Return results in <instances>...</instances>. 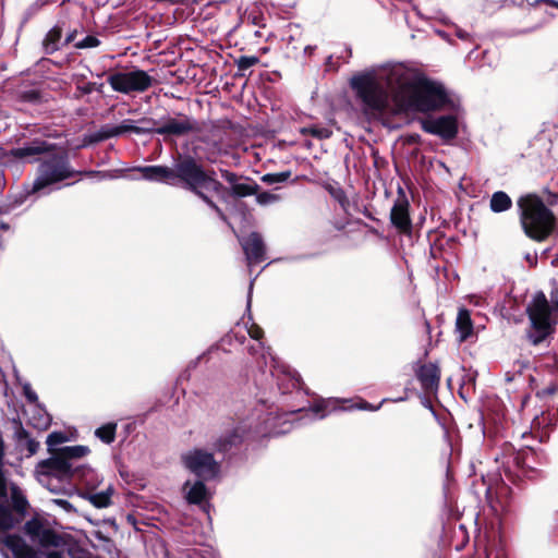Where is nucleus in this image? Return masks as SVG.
<instances>
[{"label":"nucleus","mask_w":558,"mask_h":558,"mask_svg":"<svg viewBox=\"0 0 558 558\" xmlns=\"http://www.w3.org/2000/svg\"><path fill=\"white\" fill-rule=\"evenodd\" d=\"M145 180L163 183L170 186L187 191L204 203L211 199L207 192H214L222 201L228 198L229 187L216 179V171L207 169L202 160L190 154H178L173 159L172 167L168 166H145L138 168Z\"/></svg>","instance_id":"nucleus-1"},{"label":"nucleus","mask_w":558,"mask_h":558,"mask_svg":"<svg viewBox=\"0 0 558 558\" xmlns=\"http://www.w3.org/2000/svg\"><path fill=\"white\" fill-rule=\"evenodd\" d=\"M396 101L402 111L422 113L440 111L452 105L445 86L425 76L404 84L396 95Z\"/></svg>","instance_id":"nucleus-2"},{"label":"nucleus","mask_w":558,"mask_h":558,"mask_svg":"<svg viewBox=\"0 0 558 558\" xmlns=\"http://www.w3.org/2000/svg\"><path fill=\"white\" fill-rule=\"evenodd\" d=\"M518 215L524 234L535 242L546 241L556 229V216L536 193L517 199Z\"/></svg>","instance_id":"nucleus-3"},{"label":"nucleus","mask_w":558,"mask_h":558,"mask_svg":"<svg viewBox=\"0 0 558 558\" xmlns=\"http://www.w3.org/2000/svg\"><path fill=\"white\" fill-rule=\"evenodd\" d=\"M100 177L105 174L96 170H75L66 150L54 151L39 160L37 177L33 182L32 193H37L50 185L60 183L74 177Z\"/></svg>","instance_id":"nucleus-4"},{"label":"nucleus","mask_w":558,"mask_h":558,"mask_svg":"<svg viewBox=\"0 0 558 558\" xmlns=\"http://www.w3.org/2000/svg\"><path fill=\"white\" fill-rule=\"evenodd\" d=\"M350 88L362 105L363 113L377 119L389 109V94L372 71L354 74L349 81Z\"/></svg>","instance_id":"nucleus-5"},{"label":"nucleus","mask_w":558,"mask_h":558,"mask_svg":"<svg viewBox=\"0 0 558 558\" xmlns=\"http://www.w3.org/2000/svg\"><path fill=\"white\" fill-rule=\"evenodd\" d=\"M526 314L530 320L526 339L531 344L539 345L553 338L558 314L550 310L548 299L543 291L534 294L526 306Z\"/></svg>","instance_id":"nucleus-6"},{"label":"nucleus","mask_w":558,"mask_h":558,"mask_svg":"<svg viewBox=\"0 0 558 558\" xmlns=\"http://www.w3.org/2000/svg\"><path fill=\"white\" fill-rule=\"evenodd\" d=\"M137 130L135 134H158L163 136L165 140L168 137H183L190 134L199 133L202 128L199 123L192 117L178 112L175 117H163L160 121H157L149 117H143L137 120Z\"/></svg>","instance_id":"nucleus-7"},{"label":"nucleus","mask_w":558,"mask_h":558,"mask_svg":"<svg viewBox=\"0 0 558 558\" xmlns=\"http://www.w3.org/2000/svg\"><path fill=\"white\" fill-rule=\"evenodd\" d=\"M51 457L39 462L38 466L45 475L54 476L61 481H83L93 471L85 465H76L65 460L59 449H48Z\"/></svg>","instance_id":"nucleus-8"},{"label":"nucleus","mask_w":558,"mask_h":558,"mask_svg":"<svg viewBox=\"0 0 558 558\" xmlns=\"http://www.w3.org/2000/svg\"><path fill=\"white\" fill-rule=\"evenodd\" d=\"M107 82L114 92L121 94H131L134 92L143 93L151 87L154 78L144 70H133L129 72H114L109 74Z\"/></svg>","instance_id":"nucleus-9"},{"label":"nucleus","mask_w":558,"mask_h":558,"mask_svg":"<svg viewBox=\"0 0 558 558\" xmlns=\"http://www.w3.org/2000/svg\"><path fill=\"white\" fill-rule=\"evenodd\" d=\"M185 466L204 481L215 478L220 472V464L211 452L194 449L183 457Z\"/></svg>","instance_id":"nucleus-10"},{"label":"nucleus","mask_w":558,"mask_h":558,"mask_svg":"<svg viewBox=\"0 0 558 558\" xmlns=\"http://www.w3.org/2000/svg\"><path fill=\"white\" fill-rule=\"evenodd\" d=\"M545 456L543 452H537L532 447H525L512 454V463L517 471L514 476L527 477L535 480L541 475L539 466L544 464Z\"/></svg>","instance_id":"nucleus-11"},{"label":"nucleus","mask_w":558,"mask_h":558,"mask_svg":"<svg viewBox=\"0 0 558 558\" xmlns=\"http://www.w3.org/2000/svg\"><path fill=\"white\" fill-rule=\"evenodd\" d=\"M421 128L425 133L437 135L445 142L454 140L459 132L458 118L453 114L424 119Z\"/></svg>","instance_id":"nucleus-12"},{"label":"nucleus","mask_w":558,"mask_h":558,"mask_svg":"<svg viewBox=\"0 0 558 558\" xmlns=\"http://www.w3.org/2000/svg\"><path fill=\"white\" fill-rule=\"evenodd\" d=\"M221 178L229 184L228 197L243 198L257 194L259 185L251 178L239 175L227 169L220 170Z\"/></svg>","instance_id":"nucleus-13"},{"label":"nucleus","mask_w":558,"mask_h":558,"mask_svg":"<svg viewBox=\"0 0 558 558\" xmlns=\"http://www.w3.org/2000/svg\"><path fill=\"white\" fill-rule=\"evenodd\" d=\"M390 222L400 234L411 235L412 221L410 217V203L401 189L390 210Z\"/></svg>","instance_id":"nucleus-14"},{"label":"nucleus","mask_w":558,"mask_h":558,"mask_svg":"<svg viewBox=\"0 0 558 558\" xmlns=\"http://www.w3.org/2000/svg\"><path fill=\"white\" fill-rule=\"evenodd\" d=\"M415 376L425 393H435L439 388L440 368L437 364L428 362L415 369Z\"/></svg>","instance_id":"nucleus-15"},{"label":"nucleus","mask_w":558,"mask_h":558,"mask_svg":"<svg viewBox=\"0 0 558 558\" xmlns=\"http://www.w3.org/2000/svg\"><path fill=\"white\" fill-rule=\"evenodd\" d=\"M242 247L250 265L259 264L266 259V246L259 233H250L243 241Z\"/></svg>","instance_id":"nucleus-16"},{"label":"nucleus","mask_w":558,"mask_h":558,"mask_svg":"<svg viewBox=\"0 0 558 558\" xmlns=\"http://www.w3.org/2000/svg\"><path fill=\"white\" fill-rule=\"evenodd\" d=\"M53 149V144H49L46 141L35 138L28 145L10 149L9 151L5 153V156L15 159H26L33 156L48 154Z\"/></svg>","instance_id":"nucleus-17"},{"label":"nucleus","mask_w":558,"mask_h":558,"mask_svg":"<svg viewBox=\"0 0 558 558\" xmlns=\"http://www.w3.org/2000/svg\"><path fill=\"white\" fill-rule=\"evenodd\" d=\"M185 499L189 505L198 506L204 512L209 513L211 493L205 485L204 480H198L191 485L185 494Z\"/></svg>","instance_id":"nucleus-18"},{"label":"nucleus","mask_w":558,"mask_h":558,"mask_svg":"<svg viewBox=\"0 0 558 558\" xmlns=\"http://www.w3.org/2000/svg\"><path fill=\"white\" fill-rule=\"evenodd\" d=\"M5 546L11 550L14 558H41L44 553L28 545L20 535H8Z\"/></svg>","instance_id":"nucleus-19"},{"label":"nucleus","mask_w":558,"mask_h":558,"mask_svg":"<svg viewBox=\"0 0 558 558\" xmlns=\"http://www.w3.org/2000/svg\"><path fill=\"white\" fill-rule=\"evenodd\" d=\"M245 429L242 426H236L231 430L222 434L214 444L218 452L227 453L233 448H238L244 440Z\"/></svg>","instance_id":"nucleus-20"},{"label":"nucleus","mask_w":558,"mask_h":558,"mask_svg":"<svg viewBox=\"0 0 558 558\" xmlns=\"http://www.w3.org/2000/svg\"><path fill=\"white\" fill-rule=\"evenodd\" d=\"M456 330L459 332L460 342L466 341L473 335V322L469 310H459L456 319Z\"/></svg>","instance_id":"nucleus-21"},{"label":"nucleus","mask_w":558,"mask_h":558,"mask_svg":"<svg viewBox=\"0 0 558 558\" xmlns=\"http://www.w3.org/2000/svg\"><path fill=\"white\" fill-rule=\"evenodd\" d=\"M63 28L61 25H54L43 39L41 46L46 54H52L61 48Z\"/></svg>","instance_id":"nucleus-22"},{"label":"nucleus","mask_w":558,"mask_h":558,"mask_svg":"<svg viewBox=\"0 0 558 558\" xmlns=\"http://www.w3.org/2000/svg\"><path fill=\"white\" fill-rule=\"evenodd\" d=\"M35 542L43 548L60 547L64 544L63 536L50 527H44Z\"/></svg>","instance_id":"nucleus-23"},{"label":"nucleus","mask_w":558,"mask_h":558,"mask_svg":"<svg viewBox=\"0 0 558 558\" xmlns=\"http://www.w3.org/2000/svg\"><path fill=\"white\" fill-rule=\"evenodd\" d=\"M489 207L494 213L507 211L512 207V199L506 192L497 191L490 197Z\"/></svg>","instance_id":"nucleus-24"},{"label":"nucleus","mask_w":558,"mask_h":558,"mask_svg":"<svg viewBox=\"0 0 558 558\" xmlns=\"http://www.w3.org/2000/svg\"><path fill=\"white\" fill-rule=\"evenodd\" d=\"M117 136H119L117 128L106 124V125H102L100 128V130H98L97 132L89 134L85 138V143L86 144H97V143H100V142H104L106 140H109L111 137H117Z\"/></svg>","instance_id":"nucleus-25"},{"label":"nucleus","mask_w":558,"mask_h":558,"mask_svg":"<svg viewBox=\"0 0 558 558\" xmlns=\"http://www.w3.org/2000/svg\"><path fill=\"white\" fill-rule=\"evenodd\" d=\"M113 494L112 486L99 493H89L87 499L96 508H107L111 505V496Z\"/></svg>","instance_id":"nucleus-26"},{"label":"nucleus","mask_w":558,"mask_h":558,"mask_svg":"<svg viewBox=\"0 0 558 558\" xmlns=\"http://www.w3.org/2000/svg\"><path fill=\"white\" fill-rule=\"evenodd\" d=\"M16 522L9 505L0 502V532L12 530Z\"/></svg>","instance_id":"nucleus-27"},{"label":"nucleus","mask_w":558,"mask_h":558,"mask_svg":"<svg viewBox=\"0 0 558 558\" xmlns=\"http://www.w3.org/2000/svg\"><path fill=\"white\" fill-rule=\"evenodd\" d=\"M58 449L61 452V454L65 458V460L69 462H71V460L73 459L85 457L90 452L87 446L82 445L66 446Z\"/></svg>","instance_id":"nucleus-28"},{"label":"nucleus","mask_w":558,"mask_h":558,"mask_svg":"<svg viewBox=\"0 0 558 558\" xmlns=\"http://www.w3.org/2000/svg\"><path fill=\"white\" fill-rule=\"evenodd\" d=\"M117 433V424L116 423H107L95 430V435L102 442L110 445L116 439Z\"/></svg>","instance_id":"nucleus-29"},{"label":"nucleus","mask_w":558,"mask_h":558,"mask_svg":"<svg viewBox=\"0 0 558 558\" xmlns=\"http://www.w3.org/2000/svg\"><path fill=\"white\" fill-rule=\"evenodd\" d=\"M12 507L20 515H25L28 501L26 497L21 493L19 487H13L11 493Z\"/></svg>","instance_id":"nucleus-30"},{"label":"nucleus","mask_w":558,"mask_h":558,"mask_svg":"<svg viewBox=\"0 0 558 558\" xmlns=\"http://www.w3.org/2000/svg\"><path fill=\"white\" fill-rule=\"evenodd\" d=\"M16 99L21 102L39 105L44 101L43 93L39 89L17 90Z\"/></svg>","instance_id":"nucleus-31"},{"label":"nucleus","mask_w":558,"mask_h":558,"mask_svg":"<svg viewBox=\"0 0 558 558\" xmlns=\"http://www.w3.org/2000/svg\"><path fill=\"white\" fill-rule=\"evenodd\" d=\"M234 63L238 68V75L244 76L246 70L259 63V58L255 56H241L234 60Z\"/></svg>","instance_id":"nucleus-32"},{"label":"nucleus","mask_w":558,"mask_h":558,"mask_svg":"<svg viewBox=\"0 0 558 558\" xmlns=\"http://www.w3.org/2000/svg\"><path fill=\"white\" fill-rule=\"evenodd\" d=\"M44 527L45 526H44L43 521L37 519V518H32L24 525L25 533L34 542L37 539V537L39 536V534H40V532L43 531Z\"/></svg>","instance_id":"nucleus-33"},{"label":"nucleus","mask_w":558,"mask_h":558,"mask_svg":"<svg viewBox=\"0 0 558 558\" xmlns=\"http://www.w3.org/2000/svg\"><path fill=\"white\" fill-rule=\"evenodd\" d=\"M245 19L248 23L255 25V26H258L260 28H265L266 27V19H265V15L264 13L262 12V10L257 7H254L252 9H250L246 14H245Z\"/></svg>","instance_id":"nucleus-34"},{"label":"nucleus","mask_w":558,"mask_h":558,"mask_svg":"<svg viewBox=\"0 0 558 558\" xmlns=\"http://www.w3.org/2000/svg\"><path fill=\"white\" fill-rule=\"evenodd\" d=\"M326 190L330 196L340 204L342 208H345L349 205L347 194L341 186L328 184Z\"/></svg>","instance_id":"nucleus-35"},{"label":"nucleus","mask_w":558,"mask_h":558,"mask_svg":"<svg viewBox=\"0 0 558 558\" xmlns=\"http://www.w3.org/2000/svg\"><path fill=\"white\" fill-rule=\"evenodd\" d=\"M300 133L302 135H311L318 140H325L330 137L331 131H329L326 128H318V126H304L300 130Z\"/></svg>","instance_id":"nucleus-36"},{"label":"nucleus","mask_w":558,"mask_h":558,"mask_svg":"<svg viewBox=\"0 0 558 558\" xmlns=\"http://www.w3.org/2000/svg\"><path fill=\"white\" fill-rule=\"evenodd\" d=\"M291 177V171H282L278 173H266L262 177V181L268 185L282 183L289 180Z\"/></svg>","instance_id":"nucleus-37"},{"label":"nucleus","mask_w":558,"mask_h":558,"mask_svg":"<svg viewBox=\"0 0 558 558\" xmlns=\"http://www.w3.org/2000/svg\"><path fill=\"white\" fill-rule=\"evenodd\" d=\"M556 393H558V383L550 381L547 386L536 391V397L539 399H546L553 397Z\"/></svg>","instance_id":"nucleus-38"},{"label":"nucleus","mask_w":558,"mask_h":558,"mask_svg":"<svg viewBox=\"0 0 558 558\" xmlns=\"http://www.w3.org/2000/svg\"><path fill=\"white\" fill-rule=\"evenodd\" d=\"M100 45V40L93 35H87L84 39L77 41L74 44V47L76 49H87V48H95Z\"/></svg>","instance_id":"nucleus-39"},{"label":"nucleus","mask_w":558,"mask_h":558,"mask_svg":"<svg viewBox=\"0 0 558 558\" xmlns=\"http://www.w3.org/2000/svg\"><path fill=\"white\" fill-rule=\"evenodd\" d=\"M68 440V437L62 432H52L48 435L46 444L48 445L49 449H53V446L63 444Z\"/></svg>","instance_id":"nucleus-40"},{"label":"nucleus","mask_w":558,"mask_h":558,"mask_svg":"<svg viewBox=\"0 0 558 558\" xmlns=\"http://www.w3.org/2000/svg\"><path fill=\"white\" fill-rule=\"evenodd\" d=\"M77 89L84 95H88V94L93 93L94 90L102 94L104 93V84L102 83L98 84L96 82H88L85 85H82V86L78 85Z\"/></svg>","instance_id":"nucleus-41"},{"label":"nucleus","mask_w":558,"mask_h":558,"mask_svg":"<svg viewBox=\"0 0 558 558\" xmlns=\"http://www.w3.org/2000/svg\"><path fill=\"white\" fill-rule=\"evenodd\" d=\"M256 195V201L259 205H268L270 203H275L279 199V196L274 194V193H270V192H260L259 191L257 192Z\"/></svg>","instance_id":"nucleus-42"},{"label":"nucleus","mask_w":558,"mask_h":558,"mask_svg":"<svg viewBox=\"0 0 558 558\" xmlns=\"http://www.w3.org/2000/svg\"><path fill=\"white\" fill-rule=\"evenodd\" d=\"M132 122H133L132 120H124L122 122V124L116 125L118 135L120 136L128 132L135 134V130H137L138 128H137V125L132 124Z\"/></svg>","instance_id":"nucleus-43"},{"label":"nucleus","mask_w":558,"mask_h":558,"mask_svg":"<svg viewBox=\"0 0 558 558\" xmlns=\"http://www.w3.org/2000/svg\"><path fill=\"white\" fill-rule=\"evenodd\" d=\"M216 214L217 216L223 221L226 222L229 227L232 228L228 217L226 216V214L222 211V209L213 201V199H206V203Z\"/></svg>","instance_id":"nucleus-44"},{"label":"nucleus","mask_w":558,"mask_h":558,"mask_svg":"<svg viewBox=\"0 0 558 558\" xmlns=\"http://www.w3.org/2000/svg\"><path fill=\"white\" fill-rule=\"evenodd\" d=\"M546 206L549 208L558 203V193L544 190V197H542Z\"/></svg>","instance_id":"nucleus-45"},{"label":"nucleus","mask_w":558,"mask_h":558,"mask_svg":"<svg viewBox=\"0 0 558 558\" xmlns=\"http://www.w3.org/2000/svg\"><path fill=\"white\" fill-rule=\"evenodd\" d=\"M248 335L254 340H260L264 337V330L256 324L248 328Z\"/></svg>","instance_id":"nucleus-46"},{"label":"nucleus","mask_w":558,"mask_h":558,"mask_svg":"<svg viewBox=\"0 0 558 558\" xmlns=\"http://www.w3.org/2000/svg\"><path fill=\"white\" fill-rule=\"evenodd\" d=\"M548 305L555 314H558V288L550 292Z\"/></svg>","instance_id":"nucleus-47"},{"label":"nucleus","mask_w":558,"mask_h":558,"mask_svg":"<svg viewBox=\"0 0 558 558\" xmlns=\"http://www.w3.org/2000/svg\"><path fill=\"white\" fill-rule=\"evenodd\" d=\"M8 496L7 478L4 476L2 468H0V498Z\"/></svg>","instance_id":"nucleus-48"},{"label":"nucleus","mask_w":558,"mask_h":558,"mask_svg":"<svg viewBox=\"0 0 558 558\" xmlns=\"http://www.w3.org/2000/svg\"><path fill=\"white\" fill-rule=\"evenodd\" d=\"M26 441V448L29 454H35L39 448V442L33 438H28Z\"/></svg>","instance_id":"nucleus-49"},{"label":"nucleus","mask_w":558,"mask_h":558,"mask_svg":"<svg viewBox=\"0 0 558 558\" xmlns=\"http://www.w3.org/2000/svg\"><path fill=\"white\" fill-rule=\"evenodd\" d=\"M355 408L360 410H368V411H376L380 408V405L374 407L371 403H368L365 400H361L359 403L355 404Z\"/></svg>","instance_id":"nucleus-50"},{"label":"nucleus","mask_w":558,"mask_h":558,"mask_svg":"<svg viewBox=\"0 0 558 558\" xmlns=\"http://www.w3.org/2000/svg\"><path fill=\"white\" fill-rule=\"evenodd\" d=\"M326 408H327V403L323 401V402H319V403H315L313 405V411L315 413H322L320 417H324L325 416Z\"/></svg>","instance_id":"nucleus-51"},{"label":"nucleus","mask_w":558,"mask_h":558,"mask_svg":"<svg viewBox=\"0 0 558 558\" xmlns=\"http://www.w3.org/2000/svg\"><path fill=\"white\" fill-rule=\"evenodd\" d=\"M16 437L19 440H27L29 438V433L20 426V428L16 430Z\"/></svg>","instance_id":"nucleus-52"},{"label":"nucleus","mask_w":558,"mask_h":558,"mask_svg":"<svg viewBox=\"0 0 558 558\" xmlns=\"http://www.w3.org/2000/svg\"><path fill=\"white\" fill-rule=\"evenodd\" d=\"M76 35H77V29H73V31H71V32L66 35V37H65V39H64V43H63L62 45L66 46V45H69V44H72V43L75 40Z\"/></svg>","instance_id":"nucleus-53"},{"label":"nucleus","mask_w":558,"mask_h":558,"mask_svg":"<svg viewBox=\"0 0 558 558\" xmlns=\"http://www.w3.org/2000/svg\"><path fill=\"white\" fill-rule=\"evenodd\" d=\"M25 397L26 399L29 401V402H35L37 401V395L35 391H33L32 389L29 388H25Z\"/></svg>","instance_id":"nucleus-54"},{"label":"nucleus","mask_w":558,"mask_h":558,"mask_svg":"<svg viewBox=\"0 0 558 558\" xmlns=\"http://www.w3.org/2000/svg\"><path fill=\"white\" fill-rule=\"evenodd\" d=\"M536 3H546L549 7L558 9V1L557 0H536Z\"/></svg>","instance_id":"nucleus-55"},{"label":"nucleus","mask_w":558,"mask_h":558,"mask_svg":"<svg viewBox=\"0 0 558 558\" xmlns=\"http://www.w3.org/2000/svg\"><path fill=\"white\" fill-rule=\"evenodd\" d=\"M46 558H63V555L60 551H50L46 555Z\"/></svg>","instance_id":"nucleus-56"},{"label":"nucleus","mask_w":558,"mask_h":558,"mask_svg":"<svg viewBox=\"0 0 558 558\" xmlns=\"http://www.w3.org/2000/svg\"><path fill=\"white\" fill-rule=\"evenodd\" d=\"M424 329H425V332L426 335H430V331H432V327H430V324L427 319L424 320Z\"/></svg>","instance_id":"nucleus-57"},{"label":"nucleus","mask_w":558,"mask_h":558,"mask_svg":"<svg viewBox=\"0 0 558 558\" xmlns=\"http://www.w3.org/2000/svg\"><path fill=\"white\" fill-rule=\"evenodd\" d=\"M420 141V135L418 134H413V135H410L409 137V143H417Z\"/></svg>","instance_id":"nucleus-58"},{"label":"nucleus","mask_w":558,"mask_h":558,"mask_svg":"<svg viewBox=\"0 0 558 558\" xmlns=\"http://www.w3.org/2000/svg\"><path fill=\"white\" fill-rule=\"evenodd\" d=\"M546 421V416H545V413L542 414V423H544ZM537 424L538 426L541 425V421L538 417H535L534 421H533V426Z\"/></svg>","instance_id":"nucleus-59"},{"label":"nucleus","mask_w":558,"mask_h":558,"mask_svg":"<svg viewBox=\"0 0 558 558\" xmlns=\"http://www.w3.org/2000/svg\"><path fill=\"white\" fill-rule=\"evenodd\" d=\"M58 504H59L61 507L65 508V509H66L68 507H70V506H71V505H70V502H69L68 500H63V499L58 500Z\"/></svg>","instance_id":"nucleus-60"},{"label":"nucleus","mask_w":558,"mask_h":558,"mask_svg":"<svg viewBox=\"0 0 558 558\" xmlns=\"http://www.w3.org/2000/svg\"><path fill=\"white\" fill-rule=\"evenodd\" d=\"M505 472H506V476H507L510 481H512V482L514 483V482H515V480L513 478V474H512V472H511L510 470H508V469H507Z\"/></svg>","instance_id":"nucleus-61"},{"label":"nucleus","mask_w":558,"mask_h":558,"mask_svg":"<svg viewBox=\"0 0 558 558\" xmlns=\"http://www.w3.org/2000/svg\"><path fill=\"white\" fill-rule=\"evenodd\" d=\"M2 458H3V444L0 440V468H2Z\"/></svg>","instance_id":"nucleus-62"},{"label":"nucleus","mask_w":558,"mask_h":558,"mask_svg":"<svg viewBox=\"0 0 558 558\" xmlns=\"http://www.w3.org/2000/svg\"><path fill=\"white\" fill-rule=\"evenodd\" d=\"M248 352L252 355H255L257 353V348L254 345L248 347Z\"/></svg>","instance_id":"nucleus-63"},{"label":"nucleus","mask_w":558,"mask_h":558,"mask_svg":"<svg viewBox=\"0 0 558 558\" xmlns=\"http://www.w3.org/2000/svg\"><path fill=\"white\" fill-rule=\"evenodd\" d=\"M473 558H488V554H487L486 549H484L483 557H482V555L478 554L477 556H474Z\"/></svg>","instance_id":"nucleus-64"}]
</instances>
